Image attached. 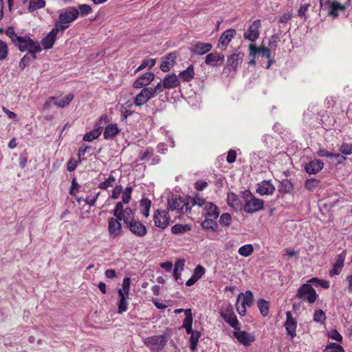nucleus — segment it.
Instances as JSON below:
<instances>
[{
  "label": "nucleus",
  "mask_w": 352,
  "mask_h": 352,
  "mask_svg": "<svg viewBox=\"0 0 352 352\" xmlns=\"http://www.w3.org/2000/svg\"><path fill=\"white\" fill-rule=\"evenodd\" d=\"M6 34L20 52H28L31 54L33 59L36 58V54L42 50L41 44L38 41L33 40L29 35H19L12 27H8L6 29Z\"/></svg>",
  "instance_id": "f257e3e1"
},
{
  "label": "nucleus",
  "mask_w": 352,
  "mask_h": 352,
  "mask_svg": "<svg viewBox=\"0 0 352 352\" xmlns=\"http://www.w3.org/2000/svg\"><path fill=\"white\" fill-rule=\"evenodd\" d=\"M193 205H197L203 208V215L205 219L201 223L204 229L215 230L217 228V219L219 216L218 207L213 203L196 196L192 201Z\"/></svg>",
  "instance_id": "f03ea898"
},
{
  "label": "nucleus",
  "mask_w": 352,
  "mask_h": 352,
  "mask_svg": "<svg viewBox=\"0 0 352 352\" xmlns=\"http://www.w3.org/2000/svg\"><path fill=\"white\" fill-rule=\"evenodd\" d=\"M79 16V10L74 7H69L61 10L59 14L58 19L54 26H61L63 29H58L60 32L69 28V23L75 21Z\"/></svg>",
  "instance_id": "7ed1b4c3"
},
{
  "label": "nucleus",
  "mask_w": 352,
  "mask_h": 352,
  "mask_svg": "<svg viewBox=\"0 0 352 352\" xmlns=\"http://www.w3.org/2000/svg\"><path fill=\"white\" fill-rule=\"evenodd\" d=\"M114 217L121 221H123L126 226L135 219V212L129 207L124 208L122 202H118L113 210Z\"/></svg>",
  "instance_id": "20e7f679"
},
{
  "label": "nucleus",
  "mask_w": 352,
  "mask_h": 352,
  "mask_svg": "<svg viewBox=\"0 0 352 352\" xmlns=\"http://www.w3.org/2000/svg\"><path fill=\"white\" fill-rule=\"evenodd\" d=\"M157 90H159V87L156 89L155 87L142 88L140 92L134 98V100L133 102L135 103V106L142 107L150 99L156 97L159 94Z\"/></svg>",
  "instance_id": "39448f33"
},
{
  "label": "nucleus",
  "mask_w": 352,
  "mask_h": 352,
  "mask_svg": "<svg viewBox=\"0 0 352 352\" xmlns=\"http://www.w3.org/2000/svg\"><path fill=\"white\" fill-rule=\"evenodd\" d=\"M254 302V296L251 291L248 290L245 293H240L237 298L236 310L239 315L245 316L246 307H251Z\"/></svg>",
  "instance_id": "423d86ee"
},
{
  "label": "nucleus",
  "mask_w": 352,
  "mask_h": 352,
  "mask_svg": "<svg viewBox=\"0 0 352 352\" xmlns=\"http://www.w3.org/2000/svg\"><path fill=\"white\" fill-rule=\"evenodd\" d=\"M296 297L303 301L313 304L316 300L318 294L310 284L306 283L298 289Z\"/></svg>",
  "instance_id": "0eeeda50"
},
{
  "label": "nucleus",
  "mask_w": 352,
  "mask_h": 352,
  "mask_svg": "<svg viewBox=\"0 0 352 352\" xmlns=\"http://www.w3.org/2000/svg\"><path fill=\"white\" fill-rule=\"evenodd\" d=\"M180 85V80L175 74H168L164 76L162 80L159 82L155 87L158 94L162 93L164 89H171L177 87Z\"/></svg>",
  "instance_id": "6e6552de"
},
{
  "label": "nucleus",
  "mask_w": 352,
  "mask_h": 352,
  "mask_svg": "<svg viewBox=\"0 0 352 352\" xmlns=\"http://www.w3.org/2000/svg\"><path fill=\"white\" fill-rule=\"evenodd\" d=\"M144 344L153 352H159L164 347L166 340L164 336H154L144 340Z\"/></svg>",
  "instance_id": "1a4fd4ad"
},
{
  "label": "nucleus",
  "mask_w": 352,
  "mask_h": 352,
  "mask_svg": "<svg viewBox=\"0 0 352 352\" xmlns=\"http://www.w3.org/2000/svg\"><path fill=\"white\" fill-rule=\"evenodd\" d=\"M168 204L169 209L171 211H175L177 213L183 212L184 210L187 212L190 210V208L188 206V204L180 197H171L168 199Z\"/></svg>",
  "instance_id": "9d476101"
},
{
  "label": "nucleus",
  "mask_w": 352,
  "mask_h": 352,
  "mask_svg": "<svg viewBox=\"0 0 352 352\" xmlns=\"http://www.w3.org/2000/svg\"><path fill=\"white\" fill-rule=\"evenodd\" d=\"M261 28V21L260 19L254 20L244 32L245 39L251 42H255L259 37L260 29Z\"/></svg>",
  "instance_id": "9b49d317"
},
{
  "label": "nucleus",
  "mask_w": 352,
  "mask_h": 352,
  "mask_svg": "<svg viewBox=\"0 0 352 352\" xmlns=\"http://www.w3.org/2000/svg\"><path fill=\"white\" fill-rule=\"evenodd\" d=\"M108 232L110 239H116L122 235V226L121 221L114 216L108 219Z\"/></svg>",
  "instance_id": "f8f14e48"
},
{
  "label": "nucleus",
  "mask_w": 352,
  "mask_h": 352,
  "mask_svg": "<svg viewBox=\"0 0 352 352\" xmlns=\"http://www.w3.org/2000/svg\"><path fill=\"white\" fill-rule=\"evenodd\" d=\"M170 216L165 210H157L153 214L154 225L160 228L165 229L169 224Z\"/></svg>",
  "instance_id": "ddd939ff"
},
{
  "label": "nucleus",
  "mask_w": 352,
  "mask_h": 352,
  "mask_svg": "<svg viewBox=\"0 0 352 352\" xmlns=\"http://www.w3.org/2000/svg\"><path fill=\"white\" fill-rule=\"evenodd\" d=\"M264 202L262 199L251 196L246 200L243 206L244 211L247 213H253L263 208Z\"/></svg>",
  "instance_id": "4468645a"
},
{
  "label": "nucleus",
  "mask_w": 352,
  "mask_h": 352,
  "mask_svg": "<svg viewBox=\"0 0 352 352\" xmlns=\"http://www.w3.org/2000/svg\"><path fill=\"white\" fill-rule=\"evenodd\" d=\"M129 231L138 237H144L147 234L146 227L140 221L134 219L126 226Z\"/></svg>",
  "instance_id": "2eb2a0df"
},
{
  "label": "nucleus",
  "mask_w": 352,
  "mask_h": 352,
  "mask_svg": "<svg viewBox=\"0 0 352 352\" xmlns=\"http://www.w3.org/2000/svg\"><path fill=\"white\" fill-rule=\"evenodd\" d=\"M107 122V117H102L96 123L95 128L84 135L83 140L87 142H91L98 138L102 133V125L105 124Z\"/></svg>",
  "instance_id": "dca6fc26"
},
{
  "label": "nucleus",
  "mask_w": 352,
  "mask_h": 352,
  "mask_svg": "<svg viewBox=\"0 0 352 352\" xmlns=\"http://www.w3.org/2000/svg\"><path fill=\"white\" fill-rule=\"evenodd\" d=\"M74 96L72 94H67L65 97L62 98H58L56 97H50L48 99L45 101L44 104V108L47 109L49 107H50L52 104V102L54 104L60 108H63L66 106H67L73 100Z\"/></svg>",
  "instance_id": "f3484780"
},
{
  "label": "nucleus",
  "mask_w": 352,
  "mask_h": 352,
  "mask_svg": "<svg viewBox=\"0 0 352 352\" xmlns=\"http://www.w3.org/2000/svg\"><path fill=\"white\" fill-rule=\"evenodd\" d=\"M261 54V56L266 57L269 59V63L267 66V68L268 69L272 63L271 60V53L270 50L268 47H266L265 46H261L259 47H257L254 44H251L249 45V55L252 58H256V56L257 54Z\"/></svg>",
  "instance_id": "a211bd4d"
},
{
  "label": "nucleus",
  "mask_w": 352,
  "mask_h": 352,
  "mask_svg": "<svg viewBox=\"0 0 352 352\" xmlns=\"http://www.w3.org/2000/svg\"><path fill=\"white\" fill-rule=\"evenodd\" d=\"M58 29H63L61 26L54 27L52 30L43 38L41 44L44 49H51L56 39V36L59 32Z\"/></svg>",
  "instance_id": "6ab92c4d"
},
{
  "label": "nucleus",
  "mask_w": 352,
  "mask_h": 352,
  "mask_svg": "<svg viewBox=\"0 0 352 352\" xmlns=\"http://www.w3.org/2000/svg\"><path fill=\"white\" fill-rule=\"evenodd\" d=\"M286 321L285 322V327L287 334L293 339L296 336L297 320L292 316L290 311L286 313Z\"/></svg>",
  "instance_id": "aec40b11"
},
{
  "label": "nucleus",
  "mask_w": 352,
  "mask_h": 352,
  "mask_svg": "<svg viewBox=\"0 0 352 352\" xmlns=\"http://www.w3.org/2000/svg\"><path fill=\"white\" fill-rule=\"evenodd\" d=\"M346 253L345 251L342 252L336 257V262L333 265L332 269L329 271V276L333 277L339 275L344 265Z\"/></svg>",
  "instance_id": "412c9836"
},
{
  "label": "nucleus",
  "mask_w": 352,
  "mask_h": 352,
  "mask_svg": "<svg viewBox=\"0 0 352 352\" xmlns=\"http://www.w3.org/2000/svg\"><path fill=\"white\" fill-rule=\"evenodd\" d=\"M212 45L209 43L196 42L190 47L191 53L197 55H204L211 51Z\"/></svg>",
  "instance_id": "4be33fe9"
},
{
  "label": "nucleus",
  "mask_w": 352,
  "mask_h": 352,
  "mask_svg": "<svg viewBox=\"0 0 352 352\" xmlns=\"http://www.w3.org/2000/svg\"><path fill=\"white\" fill-rule=\"evenodd\" d=\"M155 75L152 72H146L139 77L133 84L135 89L148 87L147 86L154 80Z\"/></svg>",
  "instance_id": "5701e85b"
},
{
  "label": "nucleus",
  "mask_w": 352,
  "mask_h": 352,
  "mask_svg": "<svg viewBox=\"0 0 352 352\" xmlns=\"http://www.w3.org/2000/svg\"><path fill=\"white\" fill-rule=\"evenodd\" d=\"M275 190V186L271 180H264L257 184L256 192L261 195H271Z\"/></svg>",
  "instance_id": "b1692460"
},
{
  "label": "nucleus",
  "mask_w": 352,
  "mask_h": 352,
  "mask_svg": "<svg viewBox=\"0 0 352 352\" xmlns=\"http://www.w3.org/2000/svg\"><path fill=\"white\" fill-rule=\"evenodd\" d=\"M236 340L245 346H249L255 340L254 336L244 331H237L234 333Z\"/></svg>",
  "instance_id": "393cba45"
},
{
  "label": "nucleus",
  "mask_w": 352,
  "mask_h": 352,
  "mask_svg": "<svg viewBox=\"0 0 352 352\" xmlns=\"http://www.w3.org/2000/svg\"><path fill=\"white\" fill-rule=\"evenodd\" d=\"M324 167V163L320 160L314 159L305 165V170L309 174H317Z\"/></svg>",
  "instance_id": "a878e982"
},
{
  "label": "nucleus",
  "mask_w": 352,
  "mask_h": 352,
  "mask_svg": "<svg viewBox=\"0 0 352 352\" xmlns=\"http://www.w3.org/2000/svg\"><path fill=\"white\" fill-rule=\"evenodd\" d=\"M236 34V30L232 28L224 31L220 36V38L218 41V47H226L234 37Z\"/></svg>",
  "instance_id": "bb28decb"
},
{
  "label": "nucleus",
  "mask_w": 352,
  "mask_h": 352,
  "mask_svg": "<svg viewBox=\"0 0 352 352\" xmlns=\"http://www.w3.org/2000/svg\"><path fill=\"white\" fill-rule=\"evenodd\" d=\"M225 56L223 54L219 52H212L208 54L205 59V63L210 66H216L218 63H223Z\"/></svg>",
  "instance_id": "cd10ccee"
},
{
  "label": "nucleus",
  "mask_w": 352,
  "mask_h": 352,
  "mask_svg": "<svg viewBox=\"0 0 352 352\" xmlns=\"http://www.w3.org/2000/svg\"><path fill=\"white\" fill-rule=\"evenodd\" d=\"M175 58L176 56L173 53L163 57L160 64V69L164 72L170 71L174 65Z\"/></svg>",
  "instance_id": "c85d7f7f"
},
{
  "label": "nucleus",
  "mask_w": 352,
  "mask_h": 352,
  "mask_svg": "<svg viewBox=\"0 0 352 352\" xmlns=\"http://www.w3.org/2000/svg\"><path fill=\"white\" fill-rule=\"evenodd\" d=\"M221 315L228 324L234 329L236 328L239 322L232 309H227L223 311Z\"/></svg>",
  "instance_id": "c756f323"
},
{
  "label": "nucleus",
  "mask_w": 352,
  "mask_h": 352,
  "mask_svg": "<svg viewBox=\"0 0 352 352\" xmlns=\"http://www.w3.org/2000/svg\"><path fill=\"white\" fill-rule=\"evenodd\" d=\"M120 133V129L116 124H108L104 130L103 136L105 140L114 138Z\"/></svg>",
  "instance_id": "7c9ffc66"
},
{
  "label": "nucleus",
  "mask_w": 352,
  "mask_h": 352,
  "mask_svg": "<svg viewBox=\"0 0 352 352\" xmlns=\"http://www.w3.org/2000/svg\"><path fill=\"white\" fill-rule=\"evenodd\" d=\"M186 317L183 321L182 327L186 329V331L188 334L191 335L192 333H194L196 331H193L192 329V315L191 312V309H187V310L185 311Z\"/></svg>",
  "instance_id": "2f4dec72"
},
{
  "label": "nucleus",
  "mask_w": 352,
  "mask_h": 352,
  "mask_svg": "<svg viewBox=\"0 0 352 352\" xmlns=\"http://www.w3.org/2000/svg\"><path fill=\"white\" fill-rule=\"evenodd\" d=\"M194 67L192 65H190L185 70L181 72L177 77L184 82H189L194 78Z\"/></svg>",
  "instance_id": "473e14b6"
},
{
  "label": "nucleus",
  "mask_w": 352,
  "mask_h": 352,
  "mask_svg": "<svg viewBox=\"0 0 352 352\" xmlns=\"http://www.w3.org/2000/svg\"><path fill=\"white\" fill-rule=\"evenodd\" d=\"M345 6L340 3L336 1H332L330 3V7L328 9L329 14L333 17H337L338 16V12H342L345 10Z\"/></svg>",
  "instance_id": "72a5a7b5"
},
{
  "label": "nucleus",
  "mask_w": 352,
  "mask_h": 352,
  "mask_svg": "<svg viewBox=\"0 0 352 352\" xmlns=\"http://www.w3.org/2000/svg\"><path fill=\"white\" fill-rule=\"evenodd\" d=\"M241 61L242 56L240 54H233L228 57V66L236 70Z\"/></svg>",
  "instance_id": "f704fd0d"
},
{
  "label": "nucleus",
  "mask_w": 352,
  "mask_h": 352,
  "mask_svg": "<svg viewBox=\"0 0 352 352\" xmlns=\"http://www.w3.org/2000/svg\"><path fill=\"white\" fill-rule=\"evenodd\" d=\"M131 278L126 277L123 279L122 288L118 290V296H128L129 295L130 286H131Z\"/></svg>",
  "instance_id": "c9c22d12"
},
{
  "label": "nucleus",
  "mask_w": 352,
  "mask_h": 352,
  "mask_svg": "<svg viewBox=\"0 0 352 352\" xmlns=\"http://www.w3.org/2000/svg\"><path fill=\"white\" fill-rule=\"evenodd\" d=\"M135 103L133 101L129 100L125 102L121 107V113L124 119L131 116L133 113L132 108Z\"/></svg>",
  "instance_id": "e433bc0d"
},
{
  "label": "nucleus",
  "mask_w": 352,
  "mask_h": 352,
  "mask_svg": "<svg viewBox=\"0 0 352 352\" xmlns=\"http://www.w3.org/2000/svg\"><path fill=\"white\" fill-rule=\"evenodd\" d=\"M128 298V296H118V300L117 302L118 314H121L127 310L128 302L126 300Z\"/></svg>",
  "instance_id": "4c0bfd02"
},
{
  "label": "nucleus",
  "mask_w": 352,
  "mask_h": 352,
  "mask_svg": "<svg viewBox=\"0 0 352 352\" xmlns=\"http://www.w3.org/2000/svg\"><path fill=\"white\" fill-rule=\"evenodd\" d=\"M151 202L148 199H142L140 201V208L142 215L145 217H148L150 214V208Z\"/></svg>",
  "instance_id": "58836bf2"
},
{
  "label": "nucleus",
  "mask_w": 352,
  "mask_h": 352,
  "mask_svg": "<svg viewBox=\"0 0 352 352\" xmlns=\"http://www.w3.org/2000/svg\"><path fill=\"white\" fill-rule=\"evenodd\" d=\"M191 230V226L188 224H176L171 228L172 233L180 234Z\"/></svg>",
  "instance_id": "ea45409f"
},
{
  "label": "nucleus",
  "mask_w": 352,
  "mask_h": 352,
  "mask_svg": "<svg viewBox=\"0 0 352 352\" xmlns=\"http://www.w3.org/2000/svg\"><path fill=\"white\" fill-rule=\"evenodd\" d=\"M257 306L260 311L261 314L263 316H267L269 314V306L270 303L268 301L264 299H259L257 301Z\"/></svg>",
  "instance_id": "a19ab883"
},
{
  "label": "nucleus",
  "mask_w": 352,
  "mask_h": 352,
  "mask_svg": "<svg viewBox=\"0 0 352 352\" xmlns=\"http://www.w3.org/2000/svg\"><path fill=\"white\" fill-rule=\"evenodd\" d=\"M45 6V2L43 0H30L28 10L32 12L38 9L43 8Z\"/></svg>",
  "instance_id": "79ce46f5"
},
{
  "label": "nucleus",
  "mask_w": 352,
  "mask_h": 352,
  "mask_svg": "<svg viewBox=\"0 0 352 352\" xmlns=\"http://www.w3.org/2000/svg\"><path fill=\"white\" fill-rule=\"evenodd\" d=\"M238 252L242 256L248 257L254 252L253 245L252 244H245L239 248Z\"/></svg>",
  "instance_id": "37998d69"
},
{
  "label": "nucleus",
  "mask_w": 352,
  "mask_h": 352,
  "mask_svg": "<svg viewBox=\"0 0 352 352\" xmlns=\"http://www.w3.org/2000/svg\"><path fill=\"white\" fill-rule=\"evenodd\" d=\"M116 182V178L113 175H110L105 181L99 184L98 188L102 190H107L109 187H112Z\"/></svg>",
  "instance_id": "c03bdc74"
},
{
  "label": "nucleus",
  "mask_w": 352,
  "mask_h": 352,
  "mask_svg": "<svg viewBox=\"0 0 352 352\" xmlns=\"http://www.w3.org/2000/svg\"><path fill=\"white\" fill-rule=\"evenodd\" d=\"M133 188L131 186H127L122 192V203L124 205L128 204L131 199Z\"/></svg>",
  "instance_id": "a18cd8bd"
},
{
  "label": "nucleus",
  "mask_w": 352,
  "mask_h": 352,
  "mask_svg": "<svg viewBox=\"0 0 352 352\" xmlns=\"http://www.w3.org/2000/svg\"><path fill=\"white\" fill-rule=\"evenodd\" d=\"M155 63H156L155 59L146 58L142 61L141 65L138 67L135 72H140L147 67H149L150 68H151L155 65Z\"/></svg>",
  "instance_id": "49530a36"
},
{
  "label": "nucleus",
  "mask_w": 352,
  "mask_h": 352,
  "mask_svg": "<svg viewBox=\"0 0 352 352\" xmlns=\"http://www.w3.org/2000/svg\"><path fill=\"white\" fill-rule=\"evenodd\" d=\"M200 336H201V334H200V333L199 331H195L194 333H192L190 335V349L192 351L195 350V349L197 348V345L199 339L200 338Z\"/></svg>",
  "instance_id": "de8ad7c7"
},
{
  "label": "nucleus",
  "mask_w": 352,
  "mask_h": 352,
  "mask_svg": "<svg viewBox=\"0 0 352 352\" xmlns=\"http://www.w3.org/2000/svg\"><path fill=\"white\" fill-rule=\"evenodd\" d=\"M228 204L232 208H236L239 204L238 197L234 193H229L227 199Z\"/></svg>",
  "instance_id": "09e8293b"
},
{
  "label": "nucleus",
  "mask_w": 352,
  "mask_h": 352,
  "mask_svg": "<svg viewBox=\"0 0 352 352\" xmlns=\"http://www.w3.org/2000/svg\"><path fill=\"white\" fill-rule=\"evenodd\" d=\"M8 54V47L6 42L0 40V60H5Z\"/></svg>",
  "instance_id": "8fccbe9b"
},
{
  "label": "nucleus",
  "mask_w": 352,
  "mask_h": 352,
  "mask_svg": "<svg viewBox=\"0 0 352 352\" xmlns=\"http://www.w3.org/2000/svg\"><path fill=\"white\" fill-rule=\"evenodd\" d=\"M205 268L203 266L198 265L195 268L193 274L192 276L195 278V279L198 280L205 274Z\"/></svg>",
  "instance_id": "3c124183"
},
{
  "label": "nucleus",
  "mask_w": 352,
  "mask_h": 352,
  "mask_svg": "<svg viewBox=\"0 0 352 352\" xmlns=\"http://www.w3.org/2000/svg\"><path fill=\"white\" fill-rule=\"evenodd\" d=\"M326 320L325 313L322 309L316 310L314 314V320L316 322H323Z\"/></svg>",
  "instance_id": "603ef678"
},
{
  "label": "nucleus",
  "mask_w": 352,
  "mask_h": 352,
  "mask_svg": "<svg viewBox=\"0 0 352 352\" xmlns=\"http://www.w3.org/2000/svg\"><path fill=\"white\" fill-rule=\"evenodd\" d=\"M309 282L317 283L318 285H320L324 289H328L330 287V283L328 280L320 279L318 278H312L309 280Z\"/></svg>",
  "instance_id": "864d4df0"
},
{
  "label": "nucleus",
  "mask_w": 352,
  "mask_h": 352,
  "mask_svg": "<svg viewBox=\"0 0 352 352\" xmlns=\"http://www.w3.org/2000/svg\"><path fill=\"white\" fill-rule=\"evenodd\" d=\"M159 132L166 138V140L170 143V146L174 148L175 146V141L173 137L169 135L168 131L164 127H161Z\"/></svg>",
  "instance_id": "5fc2aeb1"
},
{
  "label": "nucleus",
  "mask_w": 352,
  "mask_h": 352,
  "mask_svg": "<svg viewBox=\"0 0 352 352\" xmlns=\"http://www.w3.org/2000/svg\"><path fill=\"white\" fill-rule=\"evenodd\" d=\"M231 221H232V217H231L230 214L226 212V213H223L221 215L219 222L221 225L226 226H229L231 224Z\"/></svg>",
  "instance_id": "6e6d98bb"
},
{
  "label": "nucleus",
  "mask_w": 352,
  "mask_h": 352,
  "mask_svg": "<svg viewBox=\"0 0 352 352\" xmlns=\"http://www.w3.org/2000/svg\"><path fill=\"white\" fill-rule=\"evenodd\" d=\"M32 59L33 58H32L31 54H30L29 53L24 55L19 62V68L22 70L24 69Z\"/></svg>",
  "instance_id": "4d7b16f0"
},
{
  "label": "nucleus",
  "mask_w": 352,
  "mask_h": 352,
  "mask_svg": "<svg viewBox=\"0 0 352 352\" xmlns=\"http://www.w3.org/2000/svg\"><path fill=\"white\" fill-rule=\"evenodd\" d=\"M317 154L320 157H338L340 156L339 154H333V153L328 151L325 148H320L317 151Z\"/></svg>",
  "instance_id": "13d9d810"
},
{
  "label": "nucleus",
  "mask_w": 352,
  "mask_h": 352,
  "mask_svg": "<svg viewBox=\"0 0 352 352\" xmlns=\"http://www.w3.org/2000/svg\"><path fill=\"white\" fill-rule=\"evenodd\" d=\"M340 151L344 155H351L352 153V145L344 143L340 146Z\"/></svg>",
  "instance_id": "bf43d9fd"
},
{
  "label": "nucleus",
  "mask_w": 352,
  "mask_h": 352,
  "mask_svg": "<svg viewBox=\"0 0 352 352\" xmlns=\"http://www.w3.org/2000/svg\"><path fill=\"white\" fill-rule=\"evenodd\" d=\"M99 195H100V192H98V193H95V194H91L89 196H87L85 199L86 204L89 206H94L95 204Z\"/></svg>",
  "instance_id": "052dcab7"
},
{
  "label": "nucleus",
  "mask_w": 352,
  "mask_h": 352,
  "mask_svg": "<svg viewBox=\"0 0 352 352\" xmlns=\"http://www.w3.org/2000/svg\"><path fill=\"white\" fill-rule=\"evenodd\" d=\"M318 183H319V182L317 179L311 178V179H307L305 182V186L306 188H307L309 190H312V189L315 188L318 185Z\"/></svg>",
  "instance_id": "680f3d73"
},
{
  "label": "nucleus",
  "mask_w": 352,
  "mask_h": 352,
  "mask_svg": "<svg viewBox=\"0 0 352 352\" xmlns=\"http://www.w3.org/2000/svg\"><path fill=\"white\" fill-rule=\"evenodd\" d=\"M309 6H310V4L309 3H302L300 5V8H299V10L298 11V16L300 18L305 17L306 19L305 13L308 10Z\"/></svg>",
  "instance_id": "e2e57ef3"
},
{
  "label": "nucleus",
  "mask_w": 352,
  "mask_h": 352,
  "mask_svg": "<svg viewBox=\"0 0 352 352\" xmlns=\"http://www.w3.org/2000/svg\"><path fill=\"white\" fill-rule=\"evenodd\" d=\"M329 337L333 340H335L338 342H340L342 340V336L337 330H331L328 333Z\"/></svg>",
  "instance_id": "0e129e2a"
},
{
  "label": "nucleus",
  "mask_w": 352,
  "mask_h": 352,
  "mask_svg": "<svg viewBox=\"0 0 352 352\" xmlns=\"http://www.w3.org/2000/svg\"><path fill=\"white\" fill-rule=\"evenodd\" d=\"M153 154V148H146V149L141 154L140 156V160L142 161H145L148 159L150 156Z\"/></svg>",
  "instance_id": "69168bd1"
},
{
  "label": "nucleus",
  "mask_w": 352,
  "mask_h": 352,
  "mask_svg": "<svg viewBox=\"0 0 352 352\" xmlns=\"http://www.w3.org/2000/svg\"><path fill=\"white\" fill-rule=\"evenodd\" d=\"M122 192V186L121 185H117L115 186L112 191L111 198L113 199H117L121 192Z\"/></svg>",
  "instance_id": "338daca9"
},
{
  "label": "nucleus",
  "mask_w": 352,
  "mask_h": 352,
  "mask_svg": "<svg viewBox=\"0 0 352 352\" xmlns=\"http://www.w3.org/2000/svg\"><path fill=\"white\" fill-rule=\"evenodd\" d=\"M327 348L331 349L329 352H344L342 347L336 343H331Z\"/></svg>",
  "instance_id": "774afa93"
}]
</instances>
